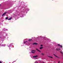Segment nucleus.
I'll list each match as a JSON object with an SVG mask.
<instances>
[{
	"label": "nucleus",
	"instance_id": "obj_1",
	"mask_svg": "<svg viewBox=\"0 0 63 63\" xmlns=\"http://www.w3.org/2000/svg\"><path fill=\"white\" fill-rule=\"evenodd\" d=\"M6 13H7V12L4 13L3 14H2V16H4V15H5L6 14Z\"/></svg>",
	"mask_w": 63,
	"mask_h": 63
},
{
	"label": "nucleus",
	"instance_id": "obj_2",
	"mask_svg": "<svg viewBox=\"0 0 63 63\" xmlns=\"http://www.w3.org/2000/svg\"><path fill=\"white\" fill-rule=\"evenodd\" d=\"M54 56H55L56 57H57V58H60V57H58L57 56H56L55 54H54Z\"/></svg>",
	"mask_w": 63,
	"mask_h": 63
},
{
	"label": "nucleus",
	"instance_id": "obj_3",
	"mask_svg": "<svg viewBox=\"0 0 63 63\" xmlns=\"http://www.w3.org/2000/svg\"><path fill=\"white\" fill-rule=\"evenodd\" d=\"M12 18H13L12 17H10V18H9V19H8V20H11V19H12Z\"/></svg>",
	"mask_w": 63,
	"mask_h": 63
},
{
	"label": "nucleus",
	"instance_id": "obj_4",
	"mask_svg": "<svg viewBox=\"0 0 63 63\" xmlns=\"http://www.w3.org/2000/svg\"><path fill=\"white\" fill-rule=\"evenodd\" d=\"M33 45H38V43H34L33 44Z\"/></svg>",
	"mask_w": 63,
	"mask_h": 63
},
{
	"label": "nucleus",
	"instance_id": "obj_5",
	"mask_svg": "<svg viewBox=\"0 0 63 63\" xmlns=\"http://www.w3.org/2000/svg\"><path fill=\"white\" fill-rule=\"evenodd\" d=\"M60 49L59 48H57L56 49V50L58 51L59 50H60Z\"/></svg>",
	"mask_w": 63,
	"mask_h": 63
},
{
	"label": "nucleus",
	"instance_id": "obj_6",
	"mask_svg": "<svg viewBox=\"0 0 63 63\" xmlns=\"http://www.w3.org/2000/svg\"><path fill=\"white\" fill-rule=\"evenodd\" d=\"M38 57V56H37V55H36V56H33V57L34 58H36V57Z\"/></svg>",
	"mask_w": 63,
	"mask_h": 63
},
{
	"label": "nucleus",
	"instance_id": "obj_7",
	"mask_svg": "<svg viewBox=\"0 0 63 63\" xmlns=\"http://www.w3.org/2000/svg\"><path fill=\"white\" fill-rule=\"evenodd\" d=\"M32 39H30L29 40V41H32Z\"/></svg>",
	"mask_w": 63,
	"mask_h": 63
},
{
	"label": "nucleus",
	"instance_id": "obj_8",
	"mask_svg": "<svg viewBox=\"0 0 63 63\" xmlns=\"http://www.w3.org/2000/svg\"><path fill=\"white\" fill-rule=\"evenodd\" d=\"M36 49L38 51H39V52H41V51H40V50H38V49Z\"/></svg>",
	"mask_w": 63,
	"mask_h": 63
},
{
	"label": "nucleus",
	"instance_id": "obj_9",
	"mask_svg": "<svg viewBox=\"0 0 63 63\" xmlns=\"http://www.w3.org/2000/svg\"><path fill=\"white\" fill-rule=\"evenodd\" d=\"M43 48V47H40V49H42V48Z\"/></svg>",
	"mask_w": 63,
	"mask_h": 63
},
{
	"label": "nucleus",
	"instance_id": "obj_10",
	"mask_svg": "<svg viewBox=\"0 0 63 63\" xmlns=\"http://www.w3.org/2000/svg\"><path fill=\"white\" fill-rule=\"evenodd\" d=\"M48 57H50V58H53V57H52L48 56Z\"/></svg>",
	"mask_w": 63,
	"mask_h": 63
},
{
	"label": "nucleus",
	"instance_id": "obj_11",
	"mask_svg": "<svg viewBox=\"0 0 63 63\" xmlns=\"http://www.w3.org/2000/svg\"><path fill=\"white\" fill-rule=\"evenodd\" d=\"M5 19H8V17H6L5 18Z\"/></svg>",
	"mask_w": 63,
	"mask_h": 63
},
{
	"label": "nucleus",
	"instance_id": "obj_12",
	"mask_svg": "<svg viewBox=\"0 0 63 63\" xmlns=\"http://www.w3.org/2000/svg\"><path fill=\"white\" fill-rule=\"evenodd\" d=\"M41 54L42 55H43V56H44V54L42 53Z\"/></svg>",
	"mask_w": 63,
	"mask_h": 63
},
{
	"label": "nucleus",
	"instance_id": "obj_13",
	"mask_svg": "<svg viewBox=\"0 0 63 63\" xmlns=\"http://www.w3.org/2000/svg\"><path fill=\"white\" fill-rule=\"evenodd\" d=\"M31 51H34L35 52V51H35V50H32Z\"/></svg>",
	"mask_w": 63,
	"mask_h": 63
},
{
	"label": "nucleus",
	"instance_id": "obj_14",
	"mask_svg": "<svg viewBox=\"0 0 63 63\" xmlns=\"http://www.w3.org/2000/svg\"><path fill=\"white\" fill-rule=\"evenodd\" d=\"M60 52L61 53H62V54H63V53H62V52L60 51Z\"/></svg>",
	"mask_w": 63,
	"mask_h": 63
},
{
	"label": "nucleus",
	"instance_id": "obj_15",
	"mask_svg": "<svg viewBox=\"0 0 63 63\" xmlns=\"http://www.w3.org/2000/svg\"><path fill=\"white\" fill-rule=\"evenodd\" d=\"M60 47H62V46L61 45H60Z\"/></svg>",
	"mask_w": 63,
	"mask_h": 63
},
{
	"label": "nucleus",
	"instance_id": "obj_16",
	"mask_svg": "<svg viewBox=\"0 0 63 63\" xmlns=\"http://www.w3.org/2000/svg\"><path fill=\"white\" fill-rule=\"evenodd\" d=\"M31 53H35V52H31Z\"/></svg>",
	"mask_w": 63,
	"mask_h": 63
},
{
	"label": "nucleus",
	"instance_id": "obj_17",
	"mask_svg": "<svg viewBox=\"0 0 63 63\" xmlns=\"http://www.w3.org/2000/svg\"><path fill=\"white\" fill-rule=\"evenodd\" d=\"M26 42H27V41H25V42H24V44H25V43H26Z\"/></svg>",
	"mask_w": 63,
	"mask_h": 63
},
{
	"label": "nucleus",
	"instance_id": "obj_18",
	"mask_svg": "<svg viewBox=\"0 0 63 63\" xmlns=\"http://www.w3.org/2000/svg\"><path fill=\"white\" fill-rule=\"evenodd\" d=\"M58 46H60V44H58Z\"/></svg>",
	"mask_w": 63,
	"mask_h": 63
},
{
	"label": "nucleus",
	"instance_id": "obj_19",
	"mask_svg": "<svg viewBox=\"0 0 63 63\" xmlns=\"http://www.w3.org/2000/svg\"><path fill=\"white\" fill-rule=\"evenodd\" d=\"M40 46H41V47H43V45H40Z\"/></svg>",
	"mask_w": 63,
	"mask_h": 63
},
{
	"label": "nucleus",
	"instance_id": "obj_20",
	"mask_svg": "<svg viewBox=\"0 0 63 63\" xmlns=\"http://www.w3.org/2000/svg\"><path fill=\"white\" fill-rule=\"evenodd\" d=\"M35 63H38V62H35Z\"/></svg>",
	"mask_w": 63,
	"mask_h": 63
},
{
	"label": "nucleus",
	"instance_id": "obj_21",
	"mask_svg": "<svg viewBox=\"0 0 63 63\" xmlns=\"http://www.w3.org/2000/svg\"><path fill=\"white\" fill-rule=\"evenodd\" d=\"M58 63H60V61H59L58 62Z\"/></svg>",
	"mask_w": 63,
	"mask_h": 63
},
{
	"label": "nucleus",
	"instance_id": "obj_22",
	"mask_svg": "<svg viewBox=\"0 0 63 63\" xmlns=\"http://www.w3.org/2000/svg\"><path fill=\"white\" fill-rule=\"evenodd\" d=\"M0 63H2V62L0 61Z\"/></svg>",
	"mask_w": 63,
	"mask_h": 63
},
{
	"label": "nucleus",
	"instance_id": "obj_23",
	"mask_svg": "<svg viewBox=\"0 0 63 63\" xmlns=\"http://www.w3.org/2000/svg\"><path fill=\"white\" fill-rule=\"evenodd\" d=\"M0 6H1V4H0Z\"/></svg>",
	"mask_w": 63,
	"mask_h": 63
},
{
	"label": "nucleus",
	"instance_id": "obj_24",
	"mask_svg": "<svg viewBox=\"0 0 63 63\" xmlns=\"http://www.w3.org/2000/svg\"><path fill=\"white\" fill-rule=\"evenodd\" d=\"M0 38H1V37H0Z\"/></svg>",
	"mask_w": 63,
	"mask_h": 63
},
{
	"label": "nucleus",
	"instance_id": "obj_25",
	"mask_svg": "<svg viewBox=\"0 0 63 63\" xmlns=\"http://www.w3.org/2000/svg\"><path fill=\"white\" fill-rule=\"evenodd\" d=\"M32 38H33L32 37Z\"/></svg>",
	"mask_w": 63,
	"mask_h": 63
}]
</instances>
